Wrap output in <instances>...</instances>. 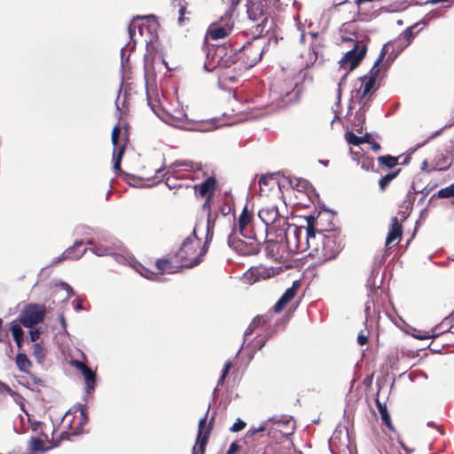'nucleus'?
I'll return each mask as SVG.
<instances>
[{"instance_id": "f257e3e1", "label": "nucleus", "mask_w": 454, "mask_h": 454, "mask_svg": "<svg viewBox=\"0 0 454 454\" xmlns=\"http://www.w3.org/2000/svg\"><path fill=\"white\" fill-rule=\"evenodd\" d=\"M390 43L385 44L380 53L374 62L368 74L360 78V87L352 91L349 103V110H356L355 122L356 127L362 128L365 121V113L371 106V97L376 90V78L380 72L381 67L379 65L383 62L387 54Z\"/></svg>"}, {"instance_id": "f03ea898", "label": "nucleus", "mask_w": 454, "mask_h": 454, "mask_svg": "<svg viewBox=\"0 0 454 454\" xmlns=\"http://www.w3.org/2000/svg\"><path fill=\"white\" fill-rule=\"evenodd\" d=\"M213 228L214 225L210 220V216L208 215L206 226V240L204 245L201 247L200 239L197 237V232L200 230V224L195 225L192 234L184 240L181 248L176 254V256L183 267L192 268L200 262L201 258L207 251V245L212 240Z\"/></svg>"}, {"instance_id": "7ed1b4c3", "label": "nucleus", "mask_w": 454, "mask_h": 454, "mask_svg": "<svg viewBox=\"0 0 454 454\" xmlns=\"http://www.w3.org/2000/svg\"><path fill=\"white\" fill-rule=\"evenodd\" d=\"M309 255L321 262L334 259L342 249V239L335 231H313L309 235Z\"/></svg>"}, {"instance_id": "20e7f679", "label": "nucleus", "mask_w": 454, "mask_h": 454, "mask_svg": "<svg viewBox=\"0 0 454 454\" xmlns=\"http://www.w3.org/2000/svg\"><path fill=\"white\" fill-rule=\"evenodd\" d=\"M157 28L158 22L154 16L136 17L129 26V35L133 42L131 50L139 40L146 45L152 43L157 37Z\"/></svg>"}, {"instance_id": "39448f33", "label": "nucleus", "mask_w": 454, "mask_h": 454, "mask_svg": "<svg viewBox=\"0 0 454 454\" xmlns=\"http://www.w3.org/2000/svg\"><path fill=\"white\" fill-rule=\"evenodd\" d=\"M278 8V0H247V12L250 20L255 23L254 36H261L268 24L270 8Z\"/></svg>"}, {"instance_id": "423d86ee", "label": "nucleus", "mask_w": 454, "mask_h": 454, "mask_svg": "<svg viewBox=\"0 0 454 454\" xmlns=\"http://www.w3.org/2000/svg\"><path fill=\"white\" fill-rule=\"evenodd\" d=\"M52 433V425L47 426L30 419V454H43L53 449L56 445L49 438Z\"/></svg>"}, {"instance_id": "0eeeda50", "label": "nucleus", "mask_w": 454, "mask_h": 454, "mask_svg": "<svg viewBox=\"0 0 454 454\" xmlns=\"http://www.w3.org/2000/svg\"><path fill=\"white\" fill-rule=\"evenodd\" d=\"M288 229L286 239L284 242V248L295 253L309 249L308 238L309 235H313L314 228L310 225L305 228L290 224Z\"/></svg>"}, {"instance_id": "6e6552de", "label": "nucleus", "mask_w": 454, "mask_h": 454, "mask_svg": "<svg viewBox=\"0 0 454 454\" xmlns=\"http://www.w3.org/2000/svg\"><path fill=\"white\" fill-rule=\"evenodd\" d=\"M228 245L241 255H254L260 251V243L254 235L233 231L228 237Z\"/></svg>"}, {"instance_id": "1a4fd4ad", "label": "nucleus", "mask_w": 454, "mask_h": 454, "mask_svg": "<svg viewBox=\"0 0 454 454\" xmlns=\"http://www.w3.org/2000/svg\"><path fill=\"white\" fill-rule=\"evenodd\" d=\"M288 226L290 224L286 222V219H280L276 224L271 225L270 227H267L266 235H267V242H266V250L272 256L278 254L280 249L284 248V242L286 239Z\"/></svg>"}, {"instance_id": "9d476101", "label": "nucleus", "mask_w": 454, "mask_h": 454, "mask_svg": "<svg viewBox=\"0 0 454 454\" xmlns=\"http://www.w3.org/2000/svg\"><path fill=\"white\" fill-rule=\"evenodd\" d=\"M366 52V46L364 44L356 43L354 48L348 51L343 58L339 61L340 68L345 71V74L342 75L340 81L338 83V98H340V85L342 82L346 79L349 71L355 69L360 61L363 59L364 54Z\"/></svg>"}, {"instance_id": "9b49d317", "label": "nucleus", "mask_w": 454, "mask_h": 454, "mask_svg": "<svg viewBox=\"0 0 454 454\" xmlns=\"http://www.w3.org/2000/svg\"><path fill=\"white\" fill-rule=\"evenodd\" d=\"M178 167H185L192 170H200V166L197 163H193L192 161H186V160L179 161V160H177V161L174 162L173 164H171L168 168V170L166 171V173L164 175V176H166L165 184L170 190L183 187L182 184L176 182V179H178L179 176H177L176 168Z\"/></svg>"}, {"instance_id": "f8f14e48", "label": "nucleus", "mask_w": 454, "mask_h": 454, "mask_svg": "<svg viewBox=\"0 0 454 454\" xmlns=\"http://www.w3.org/2000/svg\"><path fill=\"white\" fill-rule=\"evenodd\" d=\"M156 267L158 270V273L152 272L148 269L145 268L142 265H138L137 270L145 278L153 279V280H160V274L163 273H174V267L171 262L168 260H158L156 262Z\"/></svg>"}, {"instance_id": "ddd939ff", "label": "nucleus", "mask_w": 454, "mask_h": 454, "mask_svg": "<svg viewBox=\"0 0 454 454\" xmlns=\"http://www.w3.org/2000/svg\"><path fill=\"white\" fill-rule=\"evenodd\" d=\"M216 186V180L214 176L207 177L205 181H203L200 184H195L193 186L194 192L196 194L206 198L203 207H206L209 204L210 198L212 197Z\"/></svg>"}, {"instance_id": "4468645a", "label": "nucleus", "mask_w": 454, "mask_h": 454, "mask_svg": "<svg viewBox=\"0 0 454 454\" xmlns=\"http://www.w3.org/2000/svg\"><path fill=\"white\" fill-rule=\"evenodd\" d=\"M271 420L278 424L286 426V432H285V434H292L294 429V424L292 423L291 419H287L286 417H281L279 419H271ZM270 421V419L266 422H263L258 427H250L249 430L247 432V437H254L256 435V434H258L260 432L266 431L268 429V423Z\"/></svg>"}, {"instance_id": "2eb2a0df", "label": "nucleus", "mask_w": 454, "mask_h": 454, "mask_svg": "<svg viewBox=\"0 0 454 454\" xmlns=\"http://www.w3.org/2000/svg\"><path fill=\"white\" fill-rule=\"evenodd\" d=\"M258 216L264 223L266 228L278 223L280 219H285L280 216L278 207L274 205L262 207L258 212Z\"/></svg>"}, {"instance_id": "dca6fc26", "label": "nucleus", "mask_w": 454, "mask_h": 454, "mask_svg": "<svg viewBox=\"0 0 454 454\" xmlns=\"http://www.w3.org/2000/svg\"><path fill=\"white\" fill-rule=\"evenodd\" d=\"M86 252V248L82 247V240H76L72 247L67 248L63 252V254L56 258L52 264H57L63 260L68 259V260H77L80 259L84 253Z\"/></svg>"}, {"instance_id": "f3484780", "label": "nucleus", "mask_w": 454, "mask_h": 454, "mask_svg": "<svg viewBox=\"0 0 454 454\" xmlns=\"http://www.w3.org/2000/svg\"><path fill=\"white\" fill-rule=\"evenodd\" d=\"M71 365L81 371L86 384L87 392L90 393L95 388V372L89 368L83 362L78 360H71Z\"/></svg>"}, {"instance_id": "a211bd4d", "label": "nucleus", "mask_w": 454, "mask_h": 454, "mask_svg": "<svg viewBox=\"0 0 454 454\" xmlns=\"http://www.w3.org/2000/svg\"><path fill=\"white\" fill-rule=\"evenodd\" d=\"M207 421V414L199 421V429L196 439V445L193 447V454H196V447L199 446L200 454H204L207 439L210 434V428L203 432L204 426Z\"/></svg>"}, {"instance_id": "6ab92c4d", "label": "nucleus", "mask_w": 454, "mask_h": 454, "mask_svg": "<svg viewBox=\"0 0 454 454\" xmlns=\"http://www.w3.org/2000/svg\"><path fill=\"white\" fill-rule=\"evenodd\" d=\"M180 129L187 130H196L200 132H208L215 129V123L212 121H188L184 124L176 123Z\"/></svg>"}, {"instance_id": "aec40b11", "label": "nucleus", "mask_w": 454, "mask_h": 454, "mask_svg": "<svg viewBox=\"0 0 454 454\" xmlns=\"http://www.w3.org/2000/svg\"><path fill=\"white\" fill-rule=\"evenodd\" d=\"M298 286L299 282L294 281L293 283V286L286 290V292L283 294V295L280 297V299L274 306L275 312H280L286 306V304L294 297Z\"/></svg>"}, {"instance_id": "412c9836", "label": "nucleus", "mask_w": 454, "mask_h": 454, "mask_svg": "<svg viewBox=\"0 0 454 454\" xmlns=\"http://www.w3.org/2000/svg\"><path fill=\"white\" fill-rule=\"evenodd\" d=\"M90 250L98 256L113 254L115 260L120 263H130V261L132 260V258L129 254L122 255L113 254L110 248L103 247L101 245H95L93 247L90 248Z\"/></svg>"}, {"instance_id": "4be33fe9", "label": "nucleus", "mask_w": 454, "mask_h": 454, "mask_svg": "<svg viewBox=\"0 0 454 454\" xmlns=\"http://www.w3.org/2000/svg\"><path fill=\"white\" fill-rule=\"evenodd\" d=\"M46 315L44 304L30 303V328L43 321Z\"/></svg>"}, {"instance_id": "5701e85b", "label": "nucleus", "mask_w": 454, "mask_h": 454, "mask_svg": "<svg viewBox=\"0 0 454 454\" xmlns=\"http://www.w3.org/2000/svg\"><path fill=\"white\" fill-rule=\"evenodd\" d=\"M233 26L231 24H221L212 25L208 28V35L211 39L217 40L227 36L232 30Z\"/></svg>"}, {"instance_id": "b1692460", "label": "nucleus", "mask_w": 454, "mask_h": 454, "mask_svg": "<svg viewBox=\"0 0 454 454\" xmlns=\"http://www.w3.org/2000/svg\"><path fill=\"white\" fill-rule=\"evenodd\" d=\"M30 351L36 363L40 365H43L48 354V348H46L44 342L40 341L33 344L32 347H30Z\"/></svg>"}, {"instance_id": "393cba45", "label": "nucleus", "mask_w": 454, "mask_h": 454, "mask_svg": "<svg viewBox=\"0 0 454 454\" xmlns=\"http://www.w3.org/2000/svg\"><path fill=\"white\" fill-rule=\"evenodd\" d=\"M402 236V226L396 217L392 219L391 228L387 233L386 246L389 247L395 240L400 239Z\"/></svg>"}, {"instance_id": "a878e982", "label": "nucleus", "mask_w": 454, "mask_h": 454, "mask_svg": "<svg viewBox=\"0 0 454 454\" xmlns=\"http://www.w3.org/2000/svg\"><path fill=\"white\" fill-rule=\"evenodd\" d=\"M268 270L264 268H252L249 271L245 273L244 278L249 283L259 281L260 278H265Z\"/></svg>"}, {"instance_id": "bb28decb", "label": "nucleus", "mask_w": 454, "mask_h": 454, "mask_svg": "<svg viewBox=\"0 0 454 454\" xmlns=\"http://www.w3.org/2000/svg\"><path fill=\"white\" fill-rule=\"evenodd\" d=\"M421 23V21L419 22H417L415 23L414 25L407 27L400 35H399V40H405V43L402 46V48L400 49V51L403 50L404 48H406L413 40V38L415 37L416 34L413 33V29L418 27L419 24Z\"/></svg>"}, {"instance_id": "cd10ccee", "label": "nucleus", "mask_w": 454, "mask_h": 454, "mask_svg": "<svg viewBox=\"0 0 454 454\" xmlns=\"http://www.w3.org/2000/svg\"><path fill=\"white\" fill-rule=\"evenodd\" d=\"M346 141L352 145H359L363 143H370V135L366 133L363 137H358L353 132H347L345 134Z\"/></svg>"}, {"instance_id": "c85d7f7f", "label": "nucleus", "mask_w": 454, "mask_h": 454, "mask_svg": "<svg viewBox=\"0 0 454 454\" xmlns=\"http://www.w3.org/2000/svg\"><path fill=\"white\" fill-rule=\"evenodd\" d=\"M251 217H252L251 213L248 212L247 207H245L243 209L242 213L240 214V215L239 217V221H238V224H239V231L238 232H239V234H242L243 232H247V227L248 223H250Z\"/></svg>"}, {"instance_id": "c756f323", "label": "nucleus", "mask_w": 454, "mask_h": 454, "mask_svg": "<svg viewBox=\"0 0 454 454\" xmlns=\"http://www.w3.org/2000/svg\"><path fill=\"white\" fill-rule=\"evenodd\" d=\"M377 407L378 411L380 412V418L382 422L390 429H393V426L391 423L390 415L388 414L387 406L385 403H380L379 400H377Z\"/></svg>"}, {"instance_id": "7c9ffc66", "label": "nucleus", "mask_w": 454, "mask_h": 454, "mask_svg": "<svg viewBox=\"0 0 454 454\" xmlns=\"http://www.w3.org/2000/svg\"><path fill=\"white\" fill-rule=\"evenodd\" d=\"M452 327V319L450 317H445L442 322L434 329L432 336L438 335L441 333L446 332Z\"/></svg>"}, {"instance_id": "2f4dec72", "label": "nucleus", "mask_w": 454, "mask_h": 454, "mask_svg": "<svg viewBox=\"0 0 454 454\" xmlns=\"http://www.w3.org/2000/svg\"><path fill=\"white\" fill-rule=\"evenodd\" d=\"M294 188H296L299 192H308L310 189V184L308 181L301 178H295L290 182Z\"/></svg>"}, {"instance_id": "473e14b6", "label": "nucleus", "mask_w": 454, "mask_h": 454, "mask_svg": "<svg viewBox=\"0 0 454 454\" xmlns=\"http://www.w3.org/2000/svg\"><path fill=\"white\" fill-rule=\"evenodd\" d=\"M11 331L17 346L20 348L21 342L23 340V330L21 329L20 325L14 324L11 327Z\"/></svg>"}, {"instance_id": "72a5a7b5", "label": "nucleus", "mask_w": 454, "mask_h": 454, "mask_svg": "<svg viewBox=\"0 0 454 454\" xmlns=\"http://www.w3.org/2000/svg\"><path fill=\"white\" fill-rule=\"evenodd\" d=\"M188 121H191L188 120L187 115L184 113H183L182 111H177L176 115H172L170 117L169 124L179 128L178 125H176L175 123L184 124V123H187Z\"/></svg>"}, {"instance_id": "f704fd0d", "label": "nucleus", "mask_w": 454, "mask_h": 454, "mask_svg": "<svg viewBox=\"0 0 454 454\" xmlns=\"http://www.w3.org/2000/svg\"><path fill=\"white\" fill-rule=\"evenodd\" d=\"M16 364L20 371L28 372V358L26 354L20 353L16 357Z\"/></svg>"}, {"instance_id": "c9c22d12", "label": "nucleus", "mask_w": 454, "mask_h": 454, "mask_svg": "<svg viewBox=\"0 0 454 454\" xmlns=\"http://www.w3.org/2000/svg\"><path fill=\"white\" fill-rule=\"evenodd\" d=\"M438 198H452L454 197V183L437 192Z\"/></svg>"}, {"instance_id": "e433bc0d", "label": "nucleus", "mask_w": 454, "mask_h": 454, "mask_svg": "<svg viewBox=\"0 0 454 454\" xmlns=\"http://www.w3.org/2000/svg\"><path fill=\"white\" fill-rule=\"evenodd\" d=\"M379 161L387 168H394L397 164V159L390 155L380 157Z\"/></svg>"}, {"instance_id": "4c0bfd02", "label": "nucleus", "mask_w": 454, "mask_h": 454, "mask_svg": "<svg viewBox=\"0 0 454 454\" xmlns=\"http://www.w3.org/2000/svg\"><path fill=\"white\" fill-rule=\"evenodd\" d=\"M123 152H124V146H121L118 149V153H117L116 156H115V153L114 152V168L115 171H119L121 169V160Z\"/></svg>"}, {"instance_id": "58836bf2", "label": "nucleus", "mask_w": 454, "mask_h": 454, "mask_svg": "<svg viewBox=\"0 0 454 454\" xmlns=\"http://www.w3.org/2000/svg\"><path fill=\"white\" fill-rule=\"evenodd\" d=\"M43 333L41 327H36V325H33L30 328V342L36 343L40 339V335Z\"/></svg>"}, {"instance_id": "ea45409f", "label": "nucleus", "mask_w": 454, "mask_h": 454, "mask_svg": "<svg viewBox=\"0 0 454 454\" xmlns=\"http://www.w3.org/2000/svg\"><path fill=\"white\" fill-rule=\"evenodd\" d=\"M231 367V363L230 361H227L223 366V372H222V375L221 377L219 378L218 380V382H217V386H220V385H223V382H224V380L227 376V374L229 373V371Z\"/></svg>"}, {"instance_id": "a19ab883", "label": "nucleus", "mask_w": 454, "mask_h": 454, "mask_svg": "<svg viewBox=\"0 0 454 454\" xmlns=\"http://www.w3.org/2000/svg\"><path fill=\"white\" fill-rule=\"evenodd\" d=\"M20 321L24 327L28 328V305L23 307Z\"/></svg>"}, {"instance_id": "79ce46f5", "label": "nucleus", "mask_w": 454, "mask_h": 454, "mask_svg": "<svg viewBox=\"0 0 454 454\" xmlns=\"http://www.w3.org/2000/svg\"><path fill=\"white\" fill-rule=\"evenodd\" d=\"M396 174H387L382 176L379 182L380 188L383 190L395 177Z\"/></svg>"}, {"instance_id": "37998d69", "label": "nucleus", "mask_w": 454, "mask_h": 454, "mask_svg": "<svg viewBox=\"0 0 454 454\" xmlns=\"http://www.w3.org/2000/svg\"><path fill=\"white\" fill-rule=\"evenodd\" d=\"M246 427V422L243 421L242 419H238L236 420V422L231 426V427L230 428V430L231 432H239L241 430H243L244 428Z\"/></svg>"}, {"instance_id": "c03bdc74", "label": "nucleus", "mask_w": 454, "mask_h": 454, "mask_svg": "<svg viewBox=\"0 0 454 454\" xmlns=\"http://www.w3.org/2000/svg\"><path fill=\"white\" fill-rule=\"evenodd\" d=\"M57 286H60L63 290L67 292V298H69L74 295L73 288L66 282L59 281L56 284Z\"/></svg>"}, {"instance_id": "a18cd8bd", "label": "nucleus", "mask_w": 454, "mask_h": 454, "mask_svg": "<svg viewBox=\"0 0 454 454\" xmlns=\"http://www.w3.org/2000/svg\"><path fill=\"white\" fill-rule=\"evenodd\" d=\"M120 131H121L120 128L117 125L113 129V131H112V143H113L114 146V148L118 145V139H119Z\"/></svg>"}, {"instance_id": "49530a36", "label": "nucleus", "mask_w": 454, "mask_h": 454, "mask_svg": "<svg viewBox=\"0 0 454 454\" xmlns=\"http://www.w3.org/2000/svg\"><path fill=\"white\" fill-rule=\"evenodd\" d=\"M398 52H391L388 54L385 63L382 64V67H387L391 65V63L395 60V59L396 58Z\"/></svg>"}, {"instance_id": "de8ad7c7", "label": "nucleus", "mask_w": 454, "mask_h": 454, "mask_svg": "<svg viewBox=\"0 0 454 454\" xmlns=\"http://www.w3.org/2000/svg\"><path fill=\"white\" fill-rule=\"evenodd\" d=\"M254 329H255V327L252 326L251 324L248 325V327L247 328L245 334H244L243 345H245V343L248 340L249 337L253 334Z\"/></svg>"}, {"instance_id": "09e8293b", "label": "nucleus", "mask_w": 454, "mask_h": 454, "mask_svg": "<svg viewBox=\"0 0 454 454\" xmlns=\"http://www.w3.org/2000/svg\"><path fill=\"white\" fill-rule=\"evenodd\" d=\"M357 342L361 346L365 345L368 342V336L363 333H360L357 336Z\"/></svg>"}, {"instance_id": "8fccbe9b", "label": "nucleus", "mask_w": 454, "mask_h": 454, "mask_svg": "<svg viewBox=\"0 0 454 454\" xmlns=\"http://www.w3.org/2000/svg\"><path fill=\"white\" fill-rule=\"evenodd\" d=\"M239 450V445L237 442H232L226 454H235Z\"/></svg>"}, {"instance_id": "3c124183", "label": "nucleus", "mask_w": 454, "mask_h": 454, "mask_svg": "<svg viewBox=\"0 0 454 454\" xmlns=\"http://www.w3.org/2000/svg\"><path fill=\"white\" fill-rule=\"evenodd\" d=\"M264 323V319L262 317H256L252 322V326H254L255 328L259 327L261 325Z\"/></svg>"}, {"instance_id": "603ef678", "label": "nucleus", "mask_w": 454, "mask_h": 454, "mask_svg": "<svg viewBox=\"0 0 454 454\" xmlns=\"http://www.w3.org/2000/svg\"><path fill=\"white\" fill-rule=\"evenodd\" d=\"M361 167L364 169H370L372 167V160L365 159L362 161Z\"/></svg>"}, {"instance_id": "864d4df0", "label": "nucleus", "mask_w": 454, "mask_h": 454, "mask_svg": "<svg viewBox=\"0 0 454 454\" xmlns=\"http://www.w3.org/2000/svg\"><path fill=\"white\" fill-rule=\"evenodd\" d=\"M80 416H81L80 424L85 423L86 420H87V416H86V413H85V410L83 408H82L81 411H80Z\"/></svg>"}, {"instance_id": "5fc2aeb1", "label": "nucleus", "mask_w": 454, "mask_h": 454, "mask_svg": "<svg viewBox=\"0 0 454 454\" xmlns=\"http://www.w3.org/2000/svg\"><path fill=\"white\" fill-rule=\"evenodd\" d=\"M127 182L131 186H138L139 185L138 180H137L134 176L129 177Z\"/></svg>"}, {"instance_id": "6e6d98bb", "label": "nucleus", "mask_w": 454, "mask_h": 454, "mask_svg": "<svg viewBox=\"0 0 454 454\" xmlns=\"http://www.w3.org/2000/svg\"><path fill=\"white\" fill-rule=\"evenodd\" d=\"M59 321H60V324H61L62 327L64 328L65 332L67 333V332L66 330V328H67V321H66L65 317L62 314H60L59 316Z\"/></svg>"}, {"instance_id": "4d7b16f0", "label": "nucleus", "mask_w": 454, "mask_h": 454, "mask_svg": "<svg viewBox=\"0 0 454 454\" xmlns=\"http://www.w3.org/2000/svg\"><path fill=\"white\" fill-rule=\"evenodd\" d=\"M297 29L299 31H301V38H300V40H301V43H303L304 40H305V35H305L304 30L301 28V23L300 22L297 23Z\"/></svg>"}, {"instance_id": "13d9d810", "label": "nucleus", "mask_w": 454, "mask_h": 454, "mask_svg": "<svg viewBox=\"0 0 454 454\" xmlns=\"http://www.w3.org/2000/svg\"><path fill=\"white\" fill-rule=\"evenodd\" d=\"M441 133V130H438V131H435L434 133H433L424 143H422L421 145H419L418 146H421L423 145H425L426 143H427L429 140L433 139L434 137H437L438 135H440Z\"/></svg>"}, {"instance_id": "bf43d9fd", "label": "nucleus", "mask_w": 454, "mask_h": 454, "mask_svg": "<svg viewBox=\"0 0 454 454\" xmlns=\"http://www.w3.org/2000/svg\"><path fill=\"white\" fill-rule=\"evenodd\" d=\"M4 391L9 392V393L12 392L11 388L7 385L0 382V392H4Z\"/></svg>"}, {"instance_id": "052dcab7", "label": "nucleus", "mask_w": 454, "mask_h": 454, "mask_svg": "<svg viewBox=\"0 0 454 454\" xmlns=\"http://www.w3.org/2000/svg\"><path fill=\"white\" fill-rule=\"evenodd\" d=\"M370 144H371V147L372 149L374 151V152H378L380 149V144L376 143V142H371L370 141Z\"/></svg>"}, {"instance_id": "680f3d73", "label": "nucleus", "mask_w": 454, "mask_h": 454, "mask_svg": "<svg viewBox=\"0 0 454 454\" xmlns=\"http://www.w3.org/2000/svg\"><path fill=\"white\" fill-rule=\"evenodd\" d=\"M223 3L231 4V5H237L240 0H222Z\"/></svg>"}, {"instance_id": "e2e57ef3", "label": "nucleus", "mask_w": 454, "mask_h": 454, "mask_svg": "<svg viewBox=\"0 0 454 454\" xmlns=\"http://www.w3.org/2000/svg\"><path fill=\"white\" fill-rule=\"evenodd\" d=\"M449 0H427V4H437L439 3L448 2Z\"/></svg>"}, {"instance_id": "0e129e2a", "label": "nucleus", "mask_w": 454, "mask_h": 454, "mask_svg": "<svg viewBox=\"0 0 454 454\" xmlns=\"http://www.w3.org/2000/svg\"><path fill=\"white\" fill-rule=\"evenodd\" d=\"M266 340H258L256 342L257 349H261L265 345Z\"/></svg>"}, {"instance_id": "69168bd1", "label": "nucleus", "mask_w": 454, "mask_h": 454, "mask_svg": "<svg viewBox=\"0 0 454 454\" xmlns=\"http://www.w3.org/2000/svg\"><path fill=\"white\" fill-rule=\"evenodd\" d=\"M266 184H267V178L264 176H262L259 179V185L262 186V185H266Z\"/></svg>"}, {"instance_id": "338daca9", "label": "nucleus", "mask_w": 454, "mask_h": 454, "mask_svg": "<svg viewBox=\"0 0 454 454\" xmlns=\"http://www.w3.org/2000/svg\"><path fill=\"white\" fill-rule=\"evenodd\" d=\"M179 12H180V17H179L178 20H179V23H181L183 20L184 13V8H183V7L180 8Z\"/></svg>"}, {"instance_id": "774afa93", "label": "nucleus", "mask_w": 454, "mask_h": 454, "mask_svg": "<svg viewBox=\"0 0 454 454\" xmlns=\"http://www.w3.org/2000/svg\"><path fill=\"white\" fill-rule=\"evenodd\" d=\"M75 309H76L77 311L82 310V303H80V302H79V303H77V304L75 305Z\"/></svg>"}]
</instances>
